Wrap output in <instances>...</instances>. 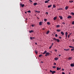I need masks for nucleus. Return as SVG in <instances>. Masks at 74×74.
I'll return each instance as SVG.
<instances>
[{
	"instance_id": "nucleus-1",
	"label": "nucleus",
	"mask_w": 74,
	"mask_h": 74,
	"mask_svg": "<svg viewBox=\"0 0 74 74\" xmlns=\"http://www.w3.org/2000/svg\"><path fill=\"white\" fill-rule=\"evenodd\" d=\"M49 54L50 53L49 52L46 53L45 55V56H47L49 55Z\"/></svg>"
},
{
	"instance_id": "nucleus-2",
	"label": "nucleus",
	"mask_w": 74,
	"mask_h": 74,
	"mask_svg": "<svg viewBox=\"0 0 74 74\" xmlns=\"http://www.w3.org/2000/svg\"><path fill=\"white\" fill-rule=\"evenodd\" d=\"M68 19H70V18H71V16H69L67 17Z\"/></svg>"
},
{
	"instance_id": "nucleus-3",
	"label": "nucleus",
	"mask_w": 74,
	"mask_h": 74,
	"mask_svg": "<svg viewBox=\"0 0 74 74\" xmlns=\"http://www.w3.org/2000/svg\"><path fill=\"white\" fill-rule=\"evenodd\" d=\"M20 5L21 6V7H23L25 6L24 4H22V3Z\"/></svg>"
},
{
	"instance_id": "nucleus-4",
	"label": "nucleus",
	"mask_w": 74,
	"mask_h": 74,
	"mask_svg": "<svg viewBox=\"0 0 74 74\" xmlns=\"http://www.w3.org/2000/svg\"><path fill=\"white\" fill-rule=\"evenodd\" d=\"M59 18H60V19H63V17L62 16H59Z\"/></svg>"
},
{
	"instance_id": "nucleus-5",
	"label": "nucleus",
	"mask_w": 74,
	"mask_h": 74,
	"mask_svg": "<svg viewBox=\"0 0 74 74\" xmlns=\"http://www.w3.org/2000/svg\"><path fill=\"white\" fill-rule=\"evenodd\" d=\"M70 66L71 67H74V64H70Z\"/></svg>"
},
{
	"instance_id": "nucleus-6",
	"label": "nucleus",
	"mask_w": 74,
	"mask_h": 74,
	"mask_svg": "<svg viewBox=\"0 0 74 74\" xmlns=\"http://www.w3.org/2000/svg\"><path fill=\"white\" fill-rule=\"evenodd\" d=\"M57 18V17L56 16L53 18V19L54 21H55V20H56V19Z\"/></svg>"
},
{
	"instance_id": "nucleus-7",
	"label": "nucleus",
	"mask_w": 74,
	"mask_h": 74,
	"mask_svg": "<svg viewBox=\"0 0 74 74\" xmlns=\"http://www.w3.org/2000/svg\"><path fill=\"white\" fill-rule=\"evenodd\" d=\"M49 31H48L46 32V34H48L49 33Z\"/></svg>"
},
{
	"instance_id": "nucleus-8",
	"label": "nucleus",
	"mask_w": 74,
	"mask_h": 74,
	"mask_svg": "<svg viewBox=\"0 0 74 74\" xmlns=\"http://www.w3.org/2000/svg\"><path fill=\"white\" fill-rule=\"evenodd\" d=\"M68 8H69V6H66L65 7V10H67V9H68Z\"/></svg>"
},
{
	"instance_id": "nucleus-9",
	"label": "nucleus",
	"mask_w": 74,
	"mask_h": 74,
	"mask_svg": "<svg viewBox=\"0 0 74 74\" xmlns=\"http://www.w3.org/2000/svg\"><path fill=\"white\" fill-rule=\"evenodd\" d=\"M47 53V51H45L43 53V55H44V54H46V53Z\"/></svg>"
},
{
	"instance_id": "nucleus-10",
	"label": "nucleus",
	"mask_w": 74,
	"mask_h": 74,
	"mask_svg": "<svg viewBox=\"0 0 74 74\" xmlns=\"http://www.w3.org/2000/svg\"><path fill=\"white\" fill-rule=\"evenodd\" d=\"M34 5H37V3H34Z\"/></svg>"
},
{
	"instance_id": "nucleus-11",
	"label": "nucleus",
	"mask_w": 74,
	"mask_h": 74,
	"mask_svg": "<svg viewBox=\"0 0 74 74\" xmlns=\"http://www.w3.org/2000/svg\"><path fill=\"white\" fill-rule=\"evenodd\" d=\"M69 48H74V47L72 46H69Z\"/></svg>"
},
{
	"instance_id": "nucleus-12",
	"label": "nucleus",
	"mask_w": 74,
	"mask_h": 74,
	"mask_svg": "<svg viewBox=\"0 0 74 74\" xmlns=\"http://www.w3.org/2000/svg\"><path fill=\"white\" fill-rule=\"evenodd\" d=\"M59 58H54V59L55 60H58Z\"/></svg>"
},
{
	"instance_id": "nucleus-13",
	"label": "nucleus",
	"mask_w": 74,
	"mask_h": 74,
	"mask_svg": "<svg viewBox=\"0 0 74 74\" xmlns=\"http://www.w3.org/2000/svg\"><path fill=\"white\" fill-rule=\"evenodd\" d=\"M52 7V5H49L48 6V8H50V7Z\"/></svg>"
},
{
	"instance_id": "nucleus-14",
	"label": "nucleus",
	"mask_w": 74,
	"mask_h": 74,
	"mask_svg": "<svg viewBox=\"0 0 74 74\" xmlns=\"http://www.w3.org/2000/svg\"><path fill=\"white\" fill-rule=\"evenodd\" d=\"M56 73V71H53L52 72V74H54V73Z\"/></svg>"
},
{
	"instance_id": "nucleus-15",
	"label": "nucleus",
	"mask_w": 74,
	"mask_h": 74,
	"mask_svg": "<svg viewBox=\"0 0 74 74\" xmlns=\"http://www.w3.org/2000/svg\"><path fill=\"white\" fill-rule=\"evenodd\" d=\"M58 42H60V40H59L58 39H57V40H56Z\"/></svg>"
},
{
	"instance_id": "nucleus-16",
	"label": "nucleus",
	"mask_w": 74,
	"mask_h": 74,
	"mask_svg": "<svg viewBox=\"0 0 74 74\" xmlns=\"http://www.w3.org/2000/svg\"><path fill=\"white\" fill-rule=\"evenodd\" d=\"M61 34H62V35H64V33H63V32L62 31L61 32Z\"/></svg>"
},
{
	"instance_id": "nucleus-17",
	"label": "nucleus",
	"mask_w": 74,
	"mask_h": 74,
	"mask_svg": "<svg viewBox=\"0 0 74 74\" xmlns=\"http://www.w3.org/2000/svg\"><path fill=\"white\" fill-rule=\"evenodd\" d=\"M68 59L69 60H71V59H72V57H69V58H68Z\"/></svg>"
},
{
	"instance_id": "nucleus-18",
	"label": "nucleus",
	"mask_w": 74,
	"mask_h": 74,
	"mask_svg": "<svg viewBox=\"0 0 74 74\" xmlns=\"http://www.w3.org/2000/svg\"><path fill=\"white\" fill-rule=\"evenodd\" d=\"M32 32H33V31L31 30L29 32V33H32Z\"/></svg>"
},
{
	"instance_id": "nucleus-19",
	"label": "nucleus",
	"mask_w": 74,
	"mask_h": 74,
	"mask_svg": "<svg viewBox=\"0 0 74 74\" xmlns=\"http://www.w3.org/2000/svg\"><path fill=\"white\" fill-rule=\"evenodd\" d=\"M45 3H49V2L47 1H45Z\"/></svg>"
},
{
	"instance_id": "nucleus-20",
	"label": "nucleus",
	"mask_w": 74,
	"mask_h": 74,
	"mask_svg": "<svg viewBox=\"0 0 74 74\" xmlns=\"http://www.w3.org/2000/svg\"><path fill=\"white\" fill-rule=\"evenodd\" d=\"M47 25H50V23H49V22H47Z\"/></svg>"
},
{
	"instance_id": "nucleus-21",
	"label": "nucleus",
	"mask_w": 74,
	"mask_h": 74,
	"mask_svg": "<svg viewBox=\"0 0 74 74\" xmlns=\"http://www.w3.org/2000/svg\"><path fill=\"white\" fill-rule=\"evenodd\" d=\"M42 23V22H40L39 23V25H42V24H41Z\"/></svg>"
},
{
	"instance_id": "nucleus-22",
	"label": "nucleus",
	"mask_w": 74,
	"mask_h": 74,
	"mask_svg": "<svg viewBox=\"0 0 74 74\" xmlns=\"http://www.w3.org/2000/svg\"><path fill=\"white\" fill-rule=\"evenodd\" d=\"M53 40H54L55 41H56L57 40V39L56 38H53Z\"/></svg>"
},
{
	"instance_id": "nucleus-23",
	"label": "nucleus",
	"mask_w": 74,
	"mask_h": 74,
	"mask_svg": "<svg viewBox=\"0 0 74 74\" xmlns=\"http://www.w3.org/2000/svg\"><path fill=\"white\" fill-rule=\"evenodd\" d=\"M69 49H64V51H69Z\"/></svg>"
},
{
	"instance_id": "nucleus-24",
	"label": "nucleus",
	"mask_w": 74,
	"mask_h": 74,
	"mask_svg": "<svg viewBox=\"0 0 74 74\" xmlns=\"http://www.w3.org/2000/svg\"><path fill=\"white\" fill-rule=\"evenodd\" d=\"M56 27H60V25H57L56 26Z\"/></svg>"
},
{
	"instance_id": "nucleus-25",
	"label": "nucleus",
	"mask_w": 74,
	"mask_h": 74,
	"mask_svg": "<svg viewBox=\"0 0 74 74\" xmlns=\"http://www.w3.org/2000/svg\"><path fill=\"white\" fill-rule=\"evenodd\" d=\"M73 50H74V48H73V49H71V51H73Z\"/></svg>"
},
{
	"instance_id": "nucleus-26",
	"label": "nucleus",
	"mask_w": 74,
	"mask_h": 74,
	"mask_svg": "<svg viewBox=\"0 0 74 74\" xmlns=\"http://www.w3.org/2000/svg\"><path fill=\"white\" fill-rule=\"evenodd\" d=\"M53 8H55V7H56V6H55V5H53Z\"/></svg>"
},
{
	"instance_id": "nucleus-27",
	"label": "nucleus",
	"mask_w": 74,
	"mask_h": 74,
	"mask_svg": "<svg viewBox=\"0 0 74 74\" xmlns=\"http://www.w3.org/2000/svg\"><path fill=\"white\" fill-rule=\"evenodd\" d=\"M71 15H74V13L72 12L71 13Z\"/></svg>"
},
{
	"instance_id": "nucleus-28",
	"label": "nucleus",
	"mask_w": 74,
	"mask_h": 74,
	"mask_svg": "<svg viewBox=\"0 0 74 74\" xmlns=\"http://www.w3.org/2000/svg\"><path fill=\"white\" fill-rule=\"evenodd\" d=\"M60 29H57V32H60Z\"/></svg>"
},
{
	"instance_id": "nucleus-29",
	"label": "nucleus",
	"mask_w": 74,
	"mask_h": 74,
	"mask_svg": "<svg viewBox=\"0 0 74 74\" xmlns=\"http://www.w3.org/2000/svg\"><path fill=\"white\" fill-rule=\"evenodd\" d=\"M57 70H59V67H57Z\"/></svg>"
},
{
	"instance_id": "nucleus-30",
	"label": "nucleus",
	"mask_w": 74,
	"mask_h": 74,
	"mask_svg": "<svg viewBox=\"0 0 74 74\" xmlns=\"http://www.w3.org/2000/svg\"><path fill=\"white\" fill-rule=\"evenodd\" d=\"M47 20L46 19V18H45L44 19V21L45 22H46V21H47Z\"/></svg>"
},
{
	"instance_id": "nucleus-31",
	"label": "nucleus",
	"mask_w": 74,
	"mask_h": 74,
	"mask_svg": "<svg viewBox=\"0 0 74 74\" xmlns=\"http://www.w3.org/2000/svg\"><path fill=\"white\" fill-rule=\"evenodd\" d=\"M73 1H69V3H73Z\"/></svg>"
},
{
	"instance_id": "nucleus-32",
	"label": "nucleus",
	"mask_w": 74,
	"mask_h": 74,
	"mask_svg": "<svg viewBox=\"0 0 74 74\" xmlns=\"http://www.w3.org/2000/svg\"><path fill=\"white\" fill-rule=\"evenodd\" d=\"M27 12H29V13H30V12H31V11H30V10H29L27 11Z\"/></svg>"
},
{
	"instance_id": "nucleus-33",
	"label": "nucleus",
	"mask_w": 74,
	"mask_h": 74,
	"mask_svg": "<svg viewBox=\"0 0 74 74\" xmlns=\"http://www.w3.org/2000/svg\"><path fill=\"white\" fill-rule=\"evenodd\" d=\"M42 56V55H40L39 56L40 58V57H41V56Z\"/></svg>"
},
{
	"instance_id": "nucleus-34",
	"label": "nucleus",
	"mask_w": 74,
	"mask_h": 74,
	"mask_svg": "<svg viewBox=\"0 0 74 74\" xmlns=\"http://www.w3.org/2000/svg\"><path fill=\"white\" fill-rule=\"evenodd\" d=\"M35 52L36 54H37V52L36 51V50L35 51Z\"/></svg>"
},
{
	"instance_id": "nucleus-35",
	"label": "nucleus",
	"mask_w": 74,
	"mask_h": 74,
	"mask_svg": "<svg viewBox=\"0 0 74 74\" xmlns=\"http://www.w3.org/2000/svg\"><path fill=\"white\" fill-rule=\"evenodd\" d=\"M53 68V69H55V68H56V66H53L52 67Z\"/></svg>"
},
{
	"instance_id": "nucleus-36",
	"label": "nucleus",
	"mask_w": 74,
	"mask_h": 74,
	"mask_svg": "<svg viewBox=\"0 0 74 74\" xmlns=\"http://www.w3.org/2000/svg\"><path fill=\"white\" fill-rule=\"evenodd\" d=\"M56 63H55V62L54 63L53 65L54 66H55V65H56Z\"/></svg>"
},
{
	"instance_id": "nucleus-37",
	"label": "nucleus",
	"mask_w": 74,
	"mask_h": 74,
	"mask_svg": "<svg viewBox=\"0 0 74 74\" xmlns=\"http://www.w3.org/2000/svg\"><path fill=\"white\" fill-rule=\"evenodd\" d=\"M72 24V25H74V21H73Z\"/></svg>"
},
{
	"instance_id": "nucleus-38",
	"label": "nucleus",
	"mask_w": 74,
	"mask_h": 74,
	"mask_svg": "<svg viewBox=\"0 0 74 74\" xmlns=\"http://www.w3.org/2000/svg\"><path fill=\"white\" fill-rule=\"evenodd\" d=\"M68 34V33H67V32H65V35H67Z\"/></svg>"
},
{
	"instance_id": "nucleus-39",
	"label": "nucleus",
	"mask_w": 74,
	"mask_h": 74,
	"mask_svg": "<svg viewBox=\"0 0 74 74\" xmlns=\"http://www.w3.org/2000/svg\"><path fill=\"white\" fill-rule=\"evenodd\" d=\"M62 24L63 25H65V23L63 22L62 23Z\"/></svg>"
},
{
	"instance_id": "nucleus-40",
	"label": "nucleus",
	"mask_w": 74,
	"mask_h": 74,
	"mask_svg": "<svg viewBox=\"0 0 74 74\" xmlns=\"http://www.w3.org/2000/svg\"><path fill=\"white\" fill-rule=\"evenodd\" d=\"M55 36H56V37H58V34H55Z\"/></svg>"
},
{
	"instance_id": "nucleus-41",
	"label": "nucleus",
	"mask_w": 74,
	"mask_h": 74,
	"mask_svg": "<svg viewBox=\"0 0 74 74\" xmlns=\"http://www.w3.org/2000/svg\"><path fill=\"white\" fill-rule=\"evenodd\" d=\"M59 10H63V8H60L58 9Z\"/></svg>"
},
{
	"instance_id": "nucleus-42",
	"label": "nucleus",
	"mask_w": 74,
	"mask_h": 74,
	"mask_svg": "<svg viewBox=\"0 0 74 74\" xmlns=\"http://www.w3.org/2000/svg\"><path fill=\"white\" fill-rule=\"evenodd\" d=\"M52 47V46H51L49 47V48L50 49H51V48Z\"/></svg>"
},
{
	"instance_id": "nucleus-43",
	"label": "nucleus",
	"mask_w": 74,
	"mask_h": 74,
	"mask_svg": "<svg viewBox=\"0 0 74 74\" xmlns=\"http://www.w3.org/2000/svg\"><path fill=\"white\" fill-rule=\"evenodd\" d=\"M29 1H30V2H31L32 3L33 2V1L32 0H29Z\"/></svg>"
},
{
	"instance_id": "nucleus-44",
	"label": "nucleus",
	"mask_w": 74,
	"mask_h": 74,
	"mask_svg": "<svg viewBox=\"0 0 74 74\" xmlns=\"http://www.w3.org/2000/svg\"><path fill=\"white\" fill-rule=\"evenodd\" d=\"M35 44L36 45H37V42H35Z\"/></svg>"
},
{
	"instance_id": "nucleus-45",
	"label": "nucleus",
	"mask_w": 74,
	"mask_h": 74,
	"mask_svg": "<svg viewBox=\"0 0 74 74\" xmlns=\"http://www.w3.org/2000/svg\"><path fill=\"white\" fill-rule=\"evenodd\" d=\"M30 39H31V40H32V37H30Z\"/></svg>"
},
{
	"instance_id": "nucleus-46",
	"label": "nucleus",
	"mask_w": 74,
	"mask_h": 74,
	"mask_svg": "<svg viewBox=\"0 0 74 74\" xmlns=\"http://www.w3.org/2000/svg\"><path fill=\"white\" fill-rule=\"evenodd\" d=\"M65 37L66 38H67V35H65Z\"/></svg>"
},
{
	"instance_id": "nucleus-47",
	"label": "nucleus",
	"mask_w": 74,
	"mask_h": 74,
	"mask_svg": "<svg viewBox=\"0 0 74 74\" xmlns=\"http://www.w3.org/2000/svg\"><path fill=\"white\" fill-rule=\"evenodd\" d=\"M50 72L51 73H52V71L51 70H50Z\"/></svg>"
},
{
	"instance_id": "nucleus-48",
	"label": "nucleus",
	"mask_w": 74,
	"mask_h": 74,
	"mask_svg": "<svg viewBox=\"0 0 74 74\" xmlns=\"http://www.w3.org/2000/svg\"><path fill=\"white\" fill-rule=\"evenodd\" d=\"M53 45V43H52L51 45V46H52H52Z\"/></svg>"
},
{
	"instance_id": "nucleus-49",
	"label": "nucleus",
	"mask_w": 74,
	"mask_h": 74,
	"mask_svg": "<svg viewBox=\"0 0 74 74\" xmlns=\"http://www.w3.org/2000/svg\"><path fill=\"white\" fill-rule=\"evenodd\" d=\"M62 74H65V73L64 72H62Z\"/></svg>"
},
{
	"instance_id": "nucleus-50",
	"label": "nucleus",
	"mask_w": 74,
	"mask_h": 74,
	"mask_svg": "<svg viewBox=\"0 0 74 74\" xmlns=\"http://www.w3.org/2000/svg\"><path fill=\"white\" fill-rule=\"evenodd\" d=\"M68 37L69 38V37H70V35H68Z\"/></svg>"
},
{
	"instance_id": "nucleus-51",
	"label": "nucleus",
	"mask_w": 74,
	"mask_h": 74,
	"mask_svg": "<svg viewBox=\"0 0 74 74\" xmlns=\"http://www.w3.org/2000/svg\"><path fill=\"white\" fill-rule=\"evenodd\" d=\"M71 34H72V33H69V35L70 36L71 35Z\"/></svg>"
},
{
	"instance_id": "nucleus-52",
	"label": "nucleus",
	"mask_w": 74,
	"mask_h": 74,
	"mask_svg": "<svg viewBox=\"0 0 74 74\" xmlns=\"http://www.w3.org/2000/svg\"><path fill=\"white\" fill-rule=\"evenodd\" d=\"M59 38H60L61 39V38H62V37H61V36H60L59 37Z\"/></svg>"
},
{
	"instance_id": "nucleus-53",
	"label": "nucleus",
	"mask_w": 74,
	"mask_h": 74,
	"mask_svg": "<svg viewBox=\"0 0 74 74\" xmlns=\"http://www.w3.org/2000/svg\"><path fill=\"white\" fill-rule=\"evenodd\" d=\"M35 12H38L37 11V10H36L35 11Z\"/></svg>"
},
{
	"instance_id": "nucleus-54",
	"label": "nucleus",
	"mask_w": 74,
	"mask_h": 74,
	"mask_svg": "<svg viewBox=\"0 0 74 74\" xmlns=\"http://www.w3.org/2000/svg\"><path fill=\"white\" fill-rule=\"evenodd\" d=\"M46 14H48V12H46Z\"/></svg>"
},
{
	"instance_id": "nucleus-55",
	"label": "nucleus",
	"mask_w": 74,
	"mask_h": 74,
	"mask_svg": "<svg viewBox=\"0 0 74 74\" xmlns=\"http://www.w3.org/2000/svg\"><path fill=\"white\" fill-rule=\"evenodd\" d=\"M62 71H64V69H62Z\"/></svg>"
},
{
	"instance_id": "nucleus-56",
	"label": "nucleus",
	"mask_w": 74,
	"mask_h": 74,
	"mask_svg": "<svg viewBox=\"0 0 74 74\" xmlns=\"http://www.w3.org/2000/svg\"><path fill=\"white\" fill-rule=\"evenodd\" d=\"M32 27H34V25H32Z\"/></svg>"
},
{
	"instance_id": "nucleus-57",
	"label": "nucleus",
	"mask_w": 74,
	"mask_h": 74,
	"mask_svg": "<svg viewBox=\"0 0 74 74\" xmlns=\"http://www.w3.org/2000/svg\"><path fill=\"white\" fill-rule=\"evenodd\" d=\"M61 56V55H60V54H59V56Z\"/></svg>"
},
{
	"instance_id": "nucleus-58",
	"label": "nucleus",
	"mask_w": 74,
	"mask_h": 74,
	"mask_svg": "<svg viewBox=\"0 0 74 74\" xmlns=\"http://www.w3.org/2000/svg\"><path fill=\"white\" fill-rule=\"evenodd\" d=\"M55 51H56H56H57V50L56 49V50H55Z\"/></svg>"
},
{
	"instance_id": "nucleus-59",
	"label": "nucleus",
	"mask_w": 74,
	"mask_h": 74,
	"mask_svg": "<svg viewBox=\"0 0 74 74\" xmlns=\"http://www.w3.org/2000/svg\"><path fill=\"white\" fill-rule=\"evenodd\" d=\"M61 69V68H59V70H60Z\"/></svg>"
},
{
	"instance_id": "nucleus-60",
	"label": "nucleus",
	"mask_w": 74,
	"mask_h": 74,
	"mask_svg": "<svg viewBox=\"0 0 74 74\" xmlns=\"http://www.w3.org/2000/svg\"><path fill=\"white\" fill-rule=\"evenodd\" d=\"M25 14H27V12H25Z\"/></svg>"
},
{
	"instance_id": "nucleus-61",
	"label": "nucleus",
	"mask_w": 74,
	"mask_h": 74,
	"mask_svg": "<svg viewBox=\"0 0 74 74\" xmlns=\"http://www.w3.org/2000/svg\"><path fill=\"white\" fill-rule=\"evenodd\" d=\"M34 39V37H32V39Z\"/></svg>"
},
{
	"instance_id": "nucleus-62",
	"label": "nucleus",
	"mask_w": 74,
	"mask_h": 74,
	"mask_svg": "<svg viewBox=\"0 0 74 74\" xmlns=\"http://www.w3.org/2000/svg\"><path fill=\"white\" fill-rule=\"evenodd\" d=\"M42 29V30H45V29L44 28H43Z\"/></svg>"
},
{
	"instance_id": "nucleus-63",
	"label": "nucleus",
	"mask_w": 74,
	"mask_h": 74,
	"mask_svg": "<svg viewBox=\"0 0 74 74\" xmlns=\"http://www.w3.org/2000/svg\"><path fill=\"white\" fill-rule=\"evenodd\" d=\"M26 20H27V18H26Z\"/></svg>"
},
{
	"instance_id": "nucleus-64",
	"label": "nucleus",
	"mask_w": 74,
	"mask_h": 74,
	"mask_svg": "<svg viewBox=\"0 0 74 74\" xmlns=\"http://www.w3.org/2000/svg\"><path fill=\"white\" fill-rule=\"evenodd\" d=\"M41 63H43V62H42L41 61Z\"/></svg>"
}]
</instances>
